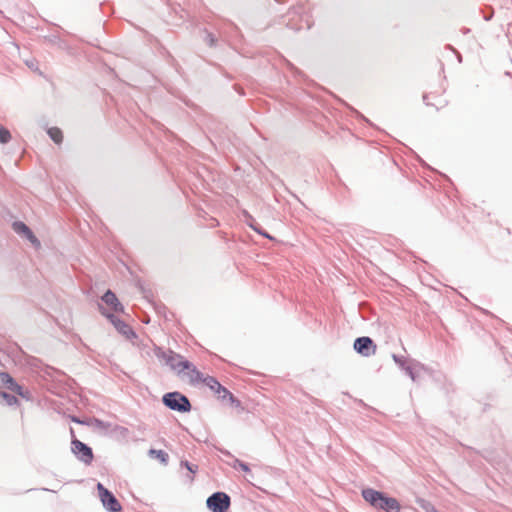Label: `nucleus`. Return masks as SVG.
<instances>
[{
	"instance_id": "obj_11",
	"label": "nucleus",
	"mask_w": 512,
	"mask_h": 512,
	"mask_svg": "<svg viewBox=\"0 0 512 512\" xmlns=\"http://www.w3.org/2000/svg\"><path fill=\"white\" fill-rule=\"evenodd\" d=\"M13 229L18 234H23L27 237V239L35 246L40 247L39 240L35 237L33 232L30 230V228L23 222H14L13 223Z\"/></svg>"
},
{
	"instance_id": "obj_15",
	"label": "nucleus",
	"mask_w": 512,
	"mask_h": 512,
	"mask_svg": "<svg viewBox=\"0 0 512 512\" xmlns=\"http://www.w3.org/2000/svg\"><path fill=\"white\" fill-rule=\"evenodd\" d=\"M48 135L56 143L60 144L63 141L62 131L58 127H51L48 129Z\"/></svg>"
},
{
	"instance_id": "obj_17",
	"label": "nucleus",
	"mask_w": 512,
	"mask_h": 512,
	"mask_svg": "<svg viewBox=\"0 0 512 512\" xmlns=\"http://www.w3.org/2000/svg\"><path fill=\"white\" fill-rule=\"evenodd\" d=\"M11 133L3 125L0 124V143L6 144L11 140Z\"/></svg>"
},
{
	"instance_id": "obj_5",
	"label": "nucleus",
	"mask_w": 512,
	"mask_h": 512,
	"mask_svg": "<svg viewBox=\"0 0 512 512\" xmlns=\"http://www.w3.org/2000/svg\"><path fill=\"white\" fill-rule=\"evenodd\" d=\"M97 490L103 506L111 512H119L122 507L115 496L108 491L101 483H98Z\"/></svg>"
},
{
	"instance_id": "obj_16",
	"label": "nucleus",
	"mask_w": 512,
	"mask_h": 512,
	"mask_svg": "<svg viewBox=\"0 0 512 512\" xmlns=\"http://www.w3.org/2000/svg\"><path fill=\"white\" fill-rule=\"evenodd\" d=\"M0 400H3L5 401V403L9 406H13V405H18L19 404V401L18 399L13 396V395H10L6 392H0Z\"/></svg>"
},
{
	"instance_id": "obj_9",
	"label": "nucleus",
	"mask_w": 512,
	"mask_h": 512,
	"mask_svg": "<svg viewBox=\"0 0 512 512\" xmlns=\"http://www.w3.org/2000/svg\"><path fill=\"white\" fill-rule=\"evenodd\" d=\"M72 451L85 464H90L93 460L92 449L77 439L72 441Z\"/></svg>"
},
{
	"instance_id": "obj_19",
	"label": "nucleus",
	"mask_w": 512,
	"mask_h": 512,
	"mask_svg": "<svg viewBox=\"0 0 512 512\" xmlns=\"http://www.w3.org/2000/svg\"><path fill=\"white\" fill-rule=\"evenodd\" d=\"M239 467L245 471V472H248L249 471V468L246 464L242 463V462H239Z\"/></svg>"
},
{
	"instance_id": "obj_4",
	"label": "nucleus",
	"mask_w": 512,
	"mask_h": 512,
	"mask_svg": "<svg viewBox=\"0 0 512 512\" xmlns=\"http://www.w3.org/2000/svg\"><path fill=\"white\" fill-rule=\"evenodd\" d=\"M206 504L212 512H227L230 507V497L224 492H216L208 497Z\"/></svg>"
},
{
	"instance_id": "obj_2",
	"label": "nucleus",
	"mask_w": 512,
	"mask_h": 512,
	"mask_svg": "<svg viewBox=\"0 0 512 512\" xmlns=\"http://www.w3.org/2000/svg\"><path fill=\"white\" fill-rule=\"evenodd\" d=\"M204 384L216 395V397L222 402H228L232 406L240 407L241 403L238 399L234 397V395L222 386L214 377L206 376L204 379Z\"/></svg>"
},
{
	"instance_id": "obj_7",
	"label": "nucleus",
	"mask_w": 512,
	"mask_h": 512,
	"mask_svg": "<svg viewBox=\"0 0 512 512\" xmlns=\"http://www.w3.org/2000/svg\"><path fill=\"white\" fill-rule=\"evenodd\" d=\"M102 302L104 305H100L99 309L101 310V307L104 308L107 312L114 314V313H123L124 307L118 300L117 296L111 291L108 290L103 296H102Z\"/></svg>"
},
{
	"instance_id": "obj_3",
	"label": "nucleus",
	"mask_w": 512,
	"mask_h": 512,
	"mask_svg": "<svg viewBox=\"0 0 512 512\" xmlns=\"http://www.w3.org/2000/svg\"><path fill=\"white\" fill-rule=\"evenodd\" d=\"M163 403L172 410L189 412L191 404L188 398L179 392H170L163 396Z\"/></svg>"
},
{
	"instance_id": "obj_13",
	"label": "nucleus",
	"mask_w": 512,
	"mask_h": 512,
	"mask_svg": "<svg viewBox=\"0 0 512 512\" xmlns=\"http://www.w3.org/2000/svg\"><path fill=\"white\" fill-rule=\"evenodd\" d=\"M186 377L191 384L203 383L206 376H204L197 368L190 363L189 368H185V371L180 375Z\"/></svg>"
},
{
	"instance_id": "obj_10",
	"label": "nucleus",
	"mask_w": 512,
	"mask_h": 512,
	"mask_svg": "<svg viewBox=\"0 0 512 512\" xmlns=\"http://www.w3.org/2000/svg\"><path fill=\"white\" fill-rule=\"evenodd\" d=\"M0 383L12 392L25 397L22 387L6 372L0 373Z\"/></svg>"
},
{
	"instance_id": "obj_1",
	"label": "nucleus",
	"mask_w": 512,
	"mask_h": 512,
	"mask_svg": "<svg viewBox=\"0 0 512 512\" xmlns=\"http://www.w3.org/2000/svg\"><path fill=\"white\" fill-rule=\"evenodd\" d=\"M362 496L372 506L386 510L387 512H399L401 509L399 502L395 498L386 497L379 491L364 489Z\"/></svg>"
},
{
	"instance_id": "obj_8",
	"label": "nucleus",
	"mask_w": 512,
	"mask_h": 512,
	"mask_svg": "<svg viewBox=\"0 0 512 512\" xmlns=\"http://www.w3.org/2000/svg\"><path fill=\"white\" fill-rule=\"evenodd\" d=\"M354 349L364 357L376 354L377 346L369 337H359L354 341Z\"/></svg>"
},
{
	"instance_id": "obj_14",
	"label": "nucleus",
	"mask_w": 512,
	"mask_h": 512,
	"mask_svg": "<svg viewBox=\"0 0 512 512\" xmlns=\"http://www.w3.org/2000/svg\"><path fill=\"white\" fill-rule=\"evenodd\" d=\"M148 454L150 457L156 458L164 465H166L168 463L169 456L163 450L150 449Z\"/></svg>"
},
{
	"instance_id": "obj_12",
	"label": "nucleus",
	"mask_w": 512,
	"mask_h": 512,
	"mask_svg": "<svg viewBox=\"0 0 512 512\" xmlns=\"http://www.w3.org/2000/svg\"><path fill=\"white\" fill-rule=\"evenodd\" d=\"M101 313L106 316L111 323L115 326V328L122 334L128 336L132 334V330L125 322L118 319L114 314L107 312L104 308L101 307Z\"/></svg>"
},
{
	"instance_id": "obj_6",
	"label": "nucleus",
	"mask_w": 512,
	"mask_h": 512,
	"mask_svg": "<svg viewBox=\"0 0 512 512\" xmlns=\"http://www.w3.org/2000/svg\"><path fill=\"white\" fill-rule=\"evenodd\" d=\"M162 357L165 360V363L178 375H181L185 371V368L190 367L189 361L171 351L169 353H164Z\"/></svg>"
},
{
	"instance_id": "obj_20",
	"label": "nucleus",
	"mask_w": 512,
	"mask_h": 512,
	"mask_svg": "<svg viewBox=\"0 0 512 512\" xmlns=\"http://www.w3.org/2000/svg\"><path fill=\"white\" fill-rule=\"evenodd\" d=\"M258 233L262 234L263 236L267 237V238H271L268 234L266 233H262L260 232L259 230L255 229Z\"/></svg>"
},
{
	"instance_id": "obj_18",
	"label": "nucleus",
	"mask_w": 512,
	"mask_h": 512,
	"mask_svg": "<svg viewBox=\"0 0 512 512\" xmlns=\"http://www.w3.org/2000/svg\"><path fill=\"white\" fill-rule=\"evenodd\" d=\"M181 465L185 466L186 469L191 473V475L189 476V479L192 481L194 479V474L197 472L198 470V466L197 465H194V464H191L189 463L188 461H182L181 462Z\"/></svg>"
}]
</instances>
